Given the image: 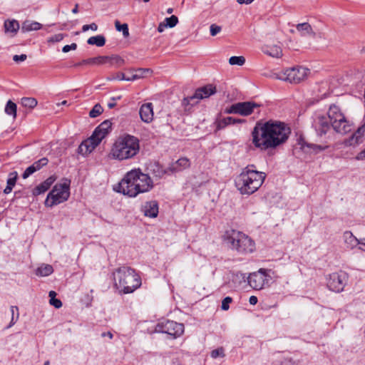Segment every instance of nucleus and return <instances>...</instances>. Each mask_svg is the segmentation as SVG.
<instances>
[{
	"label": "nucleus",
	"mask_w": 365,
	"mask_h": 365,
	"mask_svg": "<svg viewBox=\"0 0 365 365\" xmlns=\"http://www.w3.org/2000/svg\"><path fill=\"white\" fill-rule=\"evenodd\" d=\"M290 133V128L283 122L260 120L252 130V143L261 151L272 150L283 145Z\"/></svg>",
	"instance_id": "obj_1"
},
{
	"label": "nucleus",
	"mask_w": 365,
	"mask_h": 365,
	"mask_svg": "<svg viewBox=\"0 0 365 365\" xmlns=\"http://www.w3.org/2000/svg\"><path fill=\"white\" fill-rule=\"evenodd\" d=\"M312 126L318 136L326 135L332 128L336 133L344 135L351 130V125L339 108L331 105L327 116L319 115L314 119Z\"/></svg>",
	"instance_id": "obj_2"
},
{
	"label": "nucleus",
	"mask_w": 365,
	"mask_h": 365,
	"mask_svg": "<svg viewBox=\"0 0 365 365\" xmlns=\"http://www.w3.org/2000/svg\"><path fill=\"white\" fill-rule=\"evenodd\" d=\"M153 186V181L148 174L142 173L140 169H133L128 172L119 182L118 191L135 197L140 193L148 192Z\"/></svg>",
	"instance_id": "obj_3"
},
{
	"label": "nucleus",
	"mask_w": 365,
	"mask_h": 365,
	"mask_svg": "<svg viewBox=\"0 0 365 365\" xmlns=\"http://www.w3.org/2000/svg\"><path fill=\"white\" fill-rule=\"evenodd\" d=\"M255 165H248L235 179V186L242 195H250L262 185L266 173L257 171Z\"/></svg>",
	"instance_id": "obj_4"
},
{
	"label": "nucleus",
	"mask_w": 365,
	"mask_h": 365,
	"mask_svg": "<svg viewBox=\"0 0 365 365\" xmlns=\"http://www.w3.org/2000/svg\"><path fill=\"white\" fill-rule=\"evenodd\" d=\"M140 150V143L135 136L124 134L113 143L110 155L113 159L125 160L135 157Z\"/></svg>",
	"instance_id": "obj_5"
},
{
	"label": "nucleus",
	"mask_w": 365,
	"mask_h": 365,
	"mask_svg": "<svg viewBox=\"0 0 365 365\" xmlns=\"http://www.w3.org/2000/svg\"><path fill=\"white\" fill-rule=\"evenodd\" d=\"M114 284L124 294L133 292L141 285V279L135 271L128 267H121L113 272Z\"/></svg>",
	"instance_id": "obj_6"
},
{
	"label": "nucleus",
	"mask_w": 365,
	"mask_h": 365,
	"mask_svg": "<svg viewBox=\"0 0 365 365\" xmlns=\"http://www.w3.org/2000/svg\"><path fill=\"white\" fill-rule=\"evenodd\" d=\"M224 242L240 254L252 253L255 250V242L245 233L235 230H227L223 236Z\"/></svg>",
	"instance_id": "obj_7"
},
{
	"label": "nucleus",
	"mask_w": 365,
	"mask_h": 365,
	"mask_svg": "<svg viewBox=\"0 0 365 365\" xmlns=\"http://www.w3.org/2000/svg\"><path fill=\"white\" fill-rule=\"evenodd\" d=\"M112 123L110 120L102 122L93 131L92 135L83 141L78 146V152L83 155L91 153L110 132Z\"/></svg>",
	"instance_id": "obj_8"
},
{
	"label": "nucleus",
	"mask_w": 365,
	"mask_h": 365,
	"mask_svg": "<svg viewBox=\"0 0 365 365\" xmlns=\"http://www.w3.org/2000/svg\"><path fill=\"white\" fill-rule=\"evenodd\" d=\"M71 180L66 178L54 185L52 190L48 194L45 200V205L53 207L66 201L70 196Z\"/></svg>",
	"instance_id": "obj_9"
},
{
	"label": "nucleus",
	"mask_w": 365,
	"mask_h": 365,
	"mask_svg": "<svg viewBox=\"0 0 365 365\" xmlns=\"http://www.w3.org/2000/svg\"><path fill=\"white\" fill-rule=\"evenodd\" d=\"M309 70L302 66L288 68L274 73L275 78L291 83H299L307 78Z\"/></svg>",
	"instance_id": "obj_10"
},
{
	"label": "nucleus",
	"mask_w": 365,
	"mask_h": 365,
	"mask_svg": "<svg viewBox=\"0 0 365 365\" xmlns=\"http://www.w3.org/2000/svg\"><path fill=\"white\" fill-rule=\"evenodd\" d=\"M272 274H274V272L271 269L261 268L247 277L248 283L254 289L261 290L271 285L272 282Z\"/></svg>",
	"instance_id": "obj_11"
},
{
	"label": "nucleus",
	"mask_w": 365,
	"mask_h": 365,
	"mask_svg": "<svg viewBox=\"0 0 365 365\" xmlns=\"http://www.w3.org/2000/svg\"><path fill=\"white\" fill-rule=\"evenodd\" d=\"M216 93V87L208 84L195 90L193 95L183 98L182 104L187 108V106H192L197 104L200 100L207 98Z\"/></svg>",
	"instance_id": "obj_12"
},
{
	"label": "nucleus",
	"mask_w": 365,
	"mask_h": 365,
	"mask_svg": "<svg viewBox=\"0 0 365 365\" xmlns=\"http://www.w3.org/2000/svg\"><path fill=\"white\" fill-rule=\"evenodd\" d=\"M155 330L176 339L184 333L185 328L183 324L170 320H164L157 324Z\"/></svg>",
	"instance_id": "obj_13"
},
{
	"label": "nucleus",
	"mask_w": 365,
	"mask_h": 365,
	"mask_svg": "<svg viewBox=\"0 0 365 365\" xmlns=\"http://www.w3.org/2000/svg\"><path fill=\"white\" fill-rule=\"evenodd\" d=\"M83 63H90V65L108 64L110 66L120 67L124 64V60L118 55L99 56L94 58L84 59Z\"/></svg>",
	"instance_id": "obj_14"
},
{
	"label": "nucleus",
	"mask_w": 365,
	"mask_h": 365,
	"mask_svg": "<svg viewBox=\"0 0 365 365\" xmlns=\"http://www.w3.org/2000/svg\"><path fill=\"white\" fill-rule=\"evenodd\" d=\"M347 281V275L344 272H334L329 274L327 279V287L335 292L343 291Z\"/></svg>",
	"instance_id": "obj_15"
},
{
	"label": "nucleus",
	"mask_w": 365,
	"mask_h": 365,
	"mask_svg": "<svg viewBox=\"0 0 365 365\" xmlns=\"http://www.w3.org/2000/svg\"><path fill=\"white\" fill-rule=\"evenodd\" d=\"M141 212L144 215L150 218H154L158 214V204L155 200H151L144 202L141 207Z\"/></svg>",
	"instance_id": "obj_16"
},
{
	"label": "nucleus",
	"mask_w": 365,
	"mask_h": 365,
	"mask_svg": "<svg viewBox=\"0 0 365 365\" xmlns=\"http://www.w3.org/2000/svg\"><path fill=\"white\" fill-rule=\"evenodd\" d=\"M190 166V162L187 158H181L174 163H172L168 167L169 174H173L181 172Z\"/></svg>",
	"instance_id": "obj_17"
},
{
	"label": "nucleus",
	"mask_w": 365,
	"mask_h": 365,
	"mask_svg": "<svg viewBox=\"0 0 365 365\" xmlns=\"http://www.w3.org/2000/svg\"><path fill=\"white\" fill-rule=\"evenodd\" d=\"M140 119L146 123H149L153 120V106L151 103H146L143 104L139 110Z\"/></svg>",
	"instance_id": "obj_18"
},
{
	"label": "nucleus",
	"mask_w": 365,
	"mask_h": 365,
	"mask_svg": "<svg viewBox=\"0 0 365 365\" xmlns=\"http://www.w3.org/2000/svg\"><path fill=\"white\" fill-rule=\"evenodd\" d=\"M147 170L149 174L157 178H162L165 175H170L168 168H164L158 162H153L148 164Z\"/></svg>",
	"instance_id": "obj_19"
},
{
	"label": "nucleus",
	"mask_w": 365,
	"mask_h": 365,
	"mask_svg": "<svg viewBox=\"0 0 365 365\" xmlns=\"http://www.w3.org/2000/svg\"><path fill=\"white\" fill-rule=\"evenodd\" d=\"M238 114L247 116L252 114L254 110L259 107V105L252 101L237 103Z\"/></svg>",
	"instance_id": "obj_20"
},
{
	"label": "nucleus",
	"mask_w": 365,
	"mask_h": 365,
	"mask_svg": "<svg viewBox=\"0 0 365 365\" xmlns=\"http://www.w3.org/2000/svg\"><path fill=\"white\" fill-rule=\"evenodd\" d=\"M262 52L273 58H280L282 56V50L277 45H265L262 48Z\"/></svg>",
	"instance_id": "obj_21"
},
{
	"label": "nucleus",
	"mask_w": 365,
	"mask_h": 365,
	"mask_svg": "<svg viewBox=\"0 0 365 365\" xmlns=\"http://www.w3.org/2000/svg\"><path fill=\"white\" fill-rule=\"evenodd\" d=\"M343 238L344 243L346 244V247L349 249H353L356 247L359 243V240L350 231L344 232L343 235Z\"/></svg>",
	"instance_id": "obj_22"
},
{
	"label": "nucleus",
	"mask_w": 365,
	"mask_h": 365,
	"mask_svg": "<svg viewBox=\"0 0 365 365\" xmlns=\"http://www.w3.org/2000/svg\"><path fill=\"white\" fill-rule=\"evenodd\" d=\"M244 120L236 119L232 117H226L222 119H220L217 123V130H221L225 128L228 125L240 123L243 122Z\"/></svg>",
	"instance_id": "obj_23"
},
{
	"label": "nucleus",
	"mask_w": 365,
	"mask_h": 365,
	"mask_svg": "<svg viewBox=\"0 0 365 365\" xmlns=\"http://www.w3.org/2000/svg\"><path fill=\"white\" fill-rule=\"evenodd\" d=\"M18 177L17 172H11L9 174V178L6 181V187L4 190V194H9L11 191L13 187L15 186L16 180Z\"/></svg>",
	"instance_id": "obj_24"
},
{
	"label": "nucleus",
	"mask_w": 365,
	"mask_h": 365,
	"mask_svg": "<svg viewBox=\"0 0 365 365\" xmlns=\"http://www.w3.org/2000/svg\"><path fill=\"white\" fill-rule=\"evenodd\" d=\"M365 132V127H359L357 130L351 135L349 140V144L352 145L354 144H358L361 142V139Z\"/></svg>",
	"instance_id": "obj_25"
},
{
	"label": "nucleus",
	"mask_w": 365,
	"mask_h": 365,
	"mask_svg": "<svg viewBox=\"0 0 365 365\" xmlns=\"http://www.w3.org/2000/svg\"><path fill=\"white\" fill-rule=\"evenodd\" d=\"M296 29L302 36L314 35L311 25L308 23L299 24L297 25Z\"/></svg>",
	"instance_id": "obj_26"
},
{
	"label": "nucleus",
	"mask_w": 365,
	"mask_h": 365,
	"mask_svg": "<svg viewBox=\"0 0 365 365\" xmlns=\"http://www.w3.org/2000/svg\"><path fill=\"white\" fill-rule=\"evenodd\" d=\"M41 29V24L36 21H26L22 24L21 29L24 31H38Z\"/></svg>",
	"instance_id": "obj_27"
},
{
	"label": "nucleus",
	"mask_w": 365,
	"mask_h": 365,
	"mask_svg": "<svg viewBox=\"0 0 365 365\" xmlns=\"http://www.w3.org/2000/svg\"><path fill=\"white\" fill-rule=\"evenodd\" d=\"M53 272V267L50 264H42L36 270V274L41 277H46Z\"/></svg>",
	"instance_id": "obj_28"
},
{
	"label": "nucleus",
	"mask_w": 365,
	"mask_h": 365,
	"mask_svg": "<svg viewBox=\"0 0 365 365\" xmlns=\"http://www.w3.org/2000/svg\"><path fill=\"white\" fill-rule=\"evenodd\" d=\"M89 45H96L98 47H102L106 43V38L103 35H97L90 37L87 40Z\"/></svg>",
	"instance_id": "obj_29"
},
{
	"label": "nucleus",
	"mask_w": 365,
	"mask_h": 365,
	"mask_svg": "<svg viewBox=\"0 0 365 365\" xmlns=\"http://www.w3.org/2000/svg\"><path fill=\"white\" fill-rule=\"evenodd\" d=\"M4 28L6 32L16 33L19 29V24L16 20H7L4 22Z\"/></svg>",
	"instance_id": "obj_30"
},
{
	"label": "nucleus",
	"mask_w": 365,
	"mask_h": 365,
	"mask_svg": "<svg viewBox=\"0 0 365 365\" xmlns=\"http://www.w3.org/2000/svg\"><path fill=\"white\" fill-rule=\"evenodd\" d=\"M5 113L11 115L13 118L16 117V105L11 101H9L5 107Z\"/></svg>",
	"instance_id": "obj_31"
},
{
	"label": "nucleus",
	"mask_w": 365,
	"mask_h": 365,
	"mask_svg": "<svg viewBox=\"0 0 365 365\" xmlns=\"http://www.w3.org/2000/svg\"><path fill=\"white\" fill-rule=\"evenodd\" d=\"M21 103L25 108H34L36 106L38 102L34 98L25 97L21 98Z\"/></svg>",
	"instance_id": "obj_32"
},
{
	"label": "nucleus",
	"mask_w": 365,
	"mask_h": 365,
	"mask_svg": "<svg viewBox=\"0 0 365 365\" xmlns=\"http://www.w3.org/2000/svg\"><path fill=\"white\" fill-rule=\"evenodd\" d=\"M306 147L308 148L312 149L313 151L315 153H318L319 151L324 150L325 149H327L328 148L327 145H317V144L308 143H304L302 145V148L303 149H304Z\"/></svg>",
	"instance_id": "obj_33"
},
{
	"label": "nucleus",
	"mask_w": 365,
	"mask_h": 365,
	"mask_svg": "<svg viewBox=\"0 0 365 365\" xmlns=\"http://www.w3.org/2000/svg\"><path fill=\"white\" fill-rule=\"evenodd\" d=\"M56 293L54 291H50L48 296L50 297V304L55 308H60L62 307V302L60 299L56 298Z\"/></svg>",
	"instance_id": "obj_34"
},
{
	"label": "nucleus",
	"mask_w": 365,
	"mask_h": 365,
	"mask_svg": "<svg viewBox=\"0 0 365 365\" xmlns=\"http://www.w3.org/2000/svg\"><path fill=\"white\" fill-rule=\"evenodd\" d=\"M115 26L118 31H121L125 37L128 36L129 31L128 26L127 24H120L118 21H115Z\"/></svg>",
	"instance_id": "obj_35"
},
{
	"label": "nucleus",
	"mask_w": 365,
	"mask_h": 365,
	"mask_svg": "<svg viewBox=\"0 0 365 365\" xmlns=\"http://www.w3.org/2000/svg\"><path fill=\"white\" fill-rule=\"evenodd\" d=\"M247 279L245 274L240 272H237L232 275V282L235 284H240L242 282H245Z\"/></svg>",
	"instance_id": "obj_36"
},
{
	"label": "nucleus",
	"mask_w": 365,
	"mask_h": 365,
	"mask_svg": "<svg viewBox=\"0 0 365 365\" xmlns=\"http://www.w3.org/2000/svg\"><path fill=\"white\" fill-rule=\"evenodd\" d=\"M103 111V109L102 106L99 103H97L90 110L89 116L91 118H96L97 116L101 115Z\"/></svg>",
	"instance_id": "obj_37"
},
{
	"label": "nucleus",
	"mask_w": 365,
	"mask_h": 365,
	"mask_svg": "<svg viewBox=\"0 0 365 365\" xmlns=\"http://www.w3.org/2000/svg\"><path fill=\"white\" fill-rule=\"evenodd\" d=\"M245 63V58L243 56H232L229 59L230 65L242 66Z\"/></svg>",
	"instance_id": "obj_38"
},
{
	"label": "nucleus",
	"mask_w": 365,
	"mask_h": 365,
	"mask_svg": "<svg viewBox=\"0 0 365 365\" xmlns=\"http://www.w3.org/2000/svg\"><path fill=\"white\" fill-rule=\"evenodd\" d=\"M11 320L10 322V324L9 325V327H11L13 326L16 322L17 321L19 318V308L16 306H11Z\"/></svg>",
	"instance_id": "obj_39"
},
{
	"label": "nucleus",
	"mask_w": 365,
	"mask_h": 365,
	"mask_svg": "<svg viewBox=\"0 0 365 365\" xmlns=\"http://www.w3.org/2000/svg\"><path fill=\"white\" fill-rule=\"evenodd\" d=\"M48 189H49L48 187L46 184H44V182H43L34 189L33 195H41L42 193H44Z\"/></svg>",
	"instance_id": "obj_40"
},
{
	"label": "nucleus",
	"mask_w": 365,
	"mask_h": 365,
	"mask_svg": "<svg viewBox=\"0 0 365 365\" xmlns=\"http://www.w3.org/2000/svg\"><path fill=\"white\" fill-rule=\"evenodd\" d=\"M48 159L46 158H43L36 162H34L32 165L35 168L36 171L39 170L41 169L43 166L46 165L48 164Z\"/></svg>",
	"instance_id": "obj_41"
},
{
	"label": "nucleus",
	"mask_w": 365,
	"mask_h": 365,
	"mask_svg": "<svg viewBox=\"0 0 365 365\" xmlns=\"http://www.w3.org/2000/svg\"><path fill=\"white\" fill-rule=\"evenodd\" d=\"M165 21L166 22L165 24H166L167 26L170 27V28H173L178 23V19L175 15H173L170 17L166 18L165 19Z\"/></svg>",
	"instance_id": "obj_42"
},
{
	"label": "nucleus",
	"mask_w": 365,
	"mask_h": 365,
	"mask_svg": "<svg viewBox=\"0 0 365 365\" xmlns=\"http://www.w3.org/2000/svg\"><path fill=\"white\" fill-rule=\"evenodd\" d=\"M210 356L213 359H216L219 356L224 357L225 354L223 347H219L216 349L212 350L210 353Z\"/></svg>",
	"instance_id": "obj_43"
},
{
	"label": "nucleus",
	"mask_w": 365,
	"mask_h": 365,
	"mask_svg": "<svg viewBox=\"0 0 365 365\" xmlns=\"http://www.w3.org/2000/svg\"><path fill=\"white\" fill-rule=\"evenodd\" d=\"M35 172H36L35 170V168L31 165L29 166L25 170V171L24 172L23 175H22V178L24 179H26L27 178H29L31 175H32Z\"/></svg>",
	"instance_id": "obj_44"
},
{
	"label": "nucleus",
	"mask_w": 365,
	"mask_h": 365,
	"mask_svg": "<svg viewBox=\"0 0 365 365\" xmlns=\"http://www.w3.org/2000/svg\"><path fill=\"white\" fill-rule=\"evenodd\" d=\"M232 302V299L230 297H226L222 302L221 308L222 310H228L230 308V304Z\"/></svg>",
	"instance_id": "obj_45"
},
{
	"label": "nucleus",
	"mask_w": 365,
	"mask_h": 365,
	"mask_svg": "<svg viewBox=\"0 0 365 365\" xmlns=\"http://www.w3.org/2000/svg\"><path fill=\"white\" fill-rule=\"evenodd\" d=\"M222 30L221 26H217L216 24H212L210 27V34L212 36H216L217 34H219Z\"/></svg>",
	"instance_id": "obj_46"
},
{
	"label": "nucleus",
	"mask_w": 365,
	"mask_h": 365,
	"mask_svg": "<svg viewBox=\"0 0 365 365\" xmlns=\"http://www.w3.org/2000/svg\"><path fill=\"white\" fill-rule=\"evenodd\" d=\"M63 38H64V35L63 34H55L53 36H51L48 39V42H53V43L59 42V41H62L63 39Z\"/></svg>",
	"instance_id": "obj_47"
},
{
	"label": "nucleus",
	"mask_w": 365,
	"mask_h": 365,
	"mask_svg": "<svg viewBox=\"0 0 365 365\" xmlns=\"http://www.w3.org/2000/svg\"><path fill=\"white\" fill-rule=\"evenodd\" d=\"M135 73L138 76V79L143 78L147 73L150 72L148 68H138L135 71Z\"/></svg>",
	"instance_id": "obj_48"
},
{
	"label": "nucleus",
	"mask_w": 365,
	"mask_h": 365,
	"mask_svg": "<svg viewBox=\"0 0 365 365\" xmlns=\"http://www.w3.org/2000/svg\"><path fill=\"white\" fill-rule=\"evenodd\" d=\"M89 29H91L92 31H96L98 29V26L95 23H92L91 24H86L83 25L82 27V31L83 32H86L88 31Z\"/></svg>",
	"instance_id": "obj_49"
},
{
	"label": "nucleus",
	"mask_w": 365,
	"mask_h": 365,
	"mask_svg": "<svg viewBox=\"0 0 365 365\" xmlns=\"http://www.w3.org/2000/svg\"><path fill=\"white\" fill-rule=\"evenodd\" d=\"M225 113H236L238 114L237 104H232L230 107L226 108L225 110Z\"/></svg>",
	"instance_id": "obj_50"
},
{
	"label": "nucleus",
	"mask_w": 365,
	"mask_h": 365,
	"mask_svg": "<svg viewBox=\"0 0 365 365\" xmlns=\"http://www.w3.org/2000/svg\"><path fill=\"white\" fill-rule=\"evenodd\" d=\"M77 48V44L76 43H73L71 45H66L63 47L62 51L63 53H67L70 51H75Z\"/></svg>",
	"instance_id": "obj_51"
},
{
	"label": "nucleus",
	"mask_w": 365,
	"mask_h": 365,
	"mask_svg": "<svg viewBox=\"0 0 365 365\" xmlns=\"http://www.w3.org/2000/svg\"><path fill=\"white\" fill-rule=\"evenodd\" d=\"M27 56L26 54H21V55H14L13 56V60L15 61V62H19V61H24L26 59Z\"/></svg>",
	"instance_id": "obj_52"
},
{
	"label": "nucleus",
	"mask_w": 365,
	"mask_h": 365,
	"mask_svg": "<svg viewBox=\"0 0 365 365\" xmlns=\"http://www.w3.org/2000/svg\"><path fill=\"white\" fill-rule=\"evenodd\" d=\"M56 178L53 176H50L46 180H44V184H46L48 188L51 186V185L55 182Z\"/></svg>",
	"instance_id": "obj_53"
},
{
	"label": "nucleus",
	"mask_w": 365,
	"mask_h": 365,
	"mask_svg": "<svg viewBox=\"0 0 365 365\" xmlns=\"http://www.w3.org/2000/svg\"><path fill=\"white\" fill-rule=\"evenodd\" d=\"M359 160H363L365 159V149L361 151L356 157Z\"/></svg>",
	"instance_id": "obj_54"
},
{
	"label": "nucleus",
	"mask_w": 365,
	"mask_h": 365,
	"mask_svg": "<svg viewBox=\"0 0 365 365\" xmlns=\"http://www.w3.org/2000/svg\"><path fill=\"white\" fill-rule=\"evenodd\" d=\"M258 302L257 297L255 296H251L249 299V302L252 305H255Z\"/></svg>",
	"instance_id": "obj_55"
},
{
	"label": "nucleus",
	"mask_w": 365,
	"mask_h": 365,
	"mask_svg": "<svg viewBox=\"0 0 365 365\" xmlns=\"http://www.w3.org/2000/svg\"><path fill=\"white\" fill-rule=\"evenodd\" d=\"M116 79L120 80V81H126L127 77L123 73H118L116 76Z\"/></svg>",
	"instance_id": "obj_56"
},
{
	"label": "nucleus",
	"mask_w": 365,
	"mask_h": 365,
	"mask_svg": "<svg viewBox=\"0 0 365 365\" xmlns=\"http://www.w3.org/2000/svg\"><path fill=\"white\" fill-rule=\"evenodd\" d=\"M126 77H127V78H126L127 81H133L138 79V76L135 73L132 74L130 76H126Z\"/></svg>",
	"instance_id": "obj_57"
},
{
	"label": "nucleus",
	"mask_w": 365,
	"mask_h": 365,
	"mask_svg": "<svg viewBox=\"0 0 365 365\" xmlns=\"http://www.w3.org/2000/svg\"><path fill=\"white\" fill-rule=\"evenodd\" d=\"M168 27L166 24L165 23H160L158 27V31L161 33L164 31V29Z\"/></svg>",
	"instance_id": "obj_58"
},
{
	"label": "nucleus",
	"mask_w": 365,
	"mask_h": 365,
	"mask_svg": "<svg viewBox=\"0 0 365 365\" xmlns=\"http://www.w3.org/2000/svg\"><path fill=\"white\" fill-rule=\"evenodd\" d=\"M358 245H359L360 250L365 251V239L359 240V243Z\"/></svg>",
	"instance_id": "obj_59"
},
{
	"label": "nucleus",
	"mask_w": 365,
	"mask_h": 365,
	"mask_svg": "<svg viewBox=\"0 0 365 365\" xmlns=\"http://www.w3.org/2000/svg\"><path fill=\"white\" fill-rule=\"evenodd\" d=\"M102 337L108 336L110 339H113V335L110 331L103 332L101 334Z\"/></svg>",
	"instance_id": "obj_60"
},
{
	"label": "nucleus",
	"mask_w": 365,
	"mask_h": 365,
	"mask_svg": "<svg viewBox=\"0 0 365 365\" xmlns=\"http://www.w3.org/2000/svg\"><path fill=\"white\" fill-rule=\"evenodd\" d=\"M254 0H237V3L240 4H251Z\"/></svg>",
	"instance_id": "obj_61"
},
{
	"label": "nucleus",
	"mask_w": 365,
	"mask_h": 365,
	"mask_svg": "<svg viewBox=\"0 0 365 365\" xmlns=\"http://www.w3.org/2000/svg\"><path fill=\"white\" fill-rule=\"evenodd\" d=\"M83 62H84V60H83L82 61H81L79 63H77L75 66H83V65H90V63H83Z\"/></svg>",
	"instance_id": "obj_62"
},
{
	"label": "nucleus",
	"mask_w": 365,
	"mask_h": 365,
	"mask_svg": "<svg viewBox=\"0 0 365 365\" xmlns=\"http://www.w3.org/2000/svg\"><path fill=\"white\" fill-rule=\"evenodd\" d=\"M83 62H84V60H83L82 61H81L79 63H77L75 66H83V65H90V63H83Z\"/></svg>",
	"instance_id": "obj_63"
},
{
	"label": "nucleus",
	"mask_w": 365,
	"mask_h": 365,
	"mask_svg": "<svg viewBox=\"0 0 365 365\" xmlns=\"http://www.w3.org/2000/svg\"><path fill=\"white\" fill-rule=\"evenodd\" d=\"M72 12L73 14H77L78 12V5L76 4L75 7L72 9Z\"/></svg>",
	"instance_id": "obj_64"
}]
</instances>
